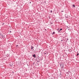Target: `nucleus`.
Returning a JSON list of instances; mask_svg holds the SVG:
<instances>
[{
	"label": "nucleus",
	"instance_id": "f03ea898",
	"mask_svg": "<svg viewBox=\"0 0 79 79\" xmlns=\"http://www.w3.org/2000/svg\"><path fill=\"white\" fill-rule=\"evenodd\" d=\"M61 30H62V29L61 28L60 29V30L59 31H58V32H60V31H61Z\"/></svg>",
	"mask_w": 79,
	"mask_h": 79
},
{
	"label": "nucleus",
	"instance_id": "f257e3e1",
	"mask_svg": "<svg viewBox=\"0 0 79 79\" xmlns=\"http://www.w3.org/2000/svg\"><path fill=\"white\" fill-rule=\"evenodd\" d=\"M33 57H34V58H35V57H36L35 55V54L33 55Z\"/></svg>",
	"mask_w": 79,
	"mask_h": 79
},
{
	"label": "nucleus",
	"instance_id": "39448f33",
	"mask_svg": "<svg viewBox=\"0 0 79 79\" xmlns=\"http://www.w3.org/2000/svg\"><path fill=\"white\" fill-rule=\"evenodd\" d=\"M55 34V32H53L52 34Z\"/></svg>",
	"mask_w": 79,
	"mask_h": 79
},
{
	"label": "nucleus",
	"instance_id": "423d86ee",
	"mask_svg": "<svg viewBox=\"0 0 79 79\" xmlns=\"http://www.w3.org/2000/svg\"><path fill=\"white\" fill-rule=\"evenodd\" d=\"M79 55V54L77 53V56H78Z\"/></svg>",
	"mask_w": 79,
	"mask_h": 79
},
{
	"label": "nucleus",
	"instance_id": "0eeeda50",
	"mask_svg": "<svg viewBox=\"0 0 79 79\" xmlns=\"http://www.w3.org/2000/svg\"><path fill=\"white\" fill-rule=\"evenodd\" d=\"M51 13H52V10H51Z\"/></svg>",
	"mask_w": 79,
	"mask_h": 79
},
{
	"label": "nucleus",
	"instance_id": "7ed1b4c3",
	"mask_svg": "<svg viewBox=\"0 0 79 79\" xmlns=\"http://www.w3.org/2000/svg\"><path fill=\"white\" fill-rule=\"evenodd\" d=\"M73 7H75V5H74V4H73Z\"/></svg>",
	"mask_w": 79,
	"mask_h": 79
},
{
	"label": "nucleus",
	"instance_id": "20e7f679",
	"mask_svg": "<svg viewBox=\"0 0 79 79\" xmlns=\"http://www.w3.org/2000/svg\"><path fill=\"white\" fill-rule=\"evenodd\" d=\"M34 48V47H32L31 48V50H33V48Z\"/></svg>",
	"mask_w": 79,
	"mask_h": 79
},
{
	"label": "nucleus",
	"instance_id": "1a4fd4ad",
	"mask_svg": "<svg viewBox=\"0 0 79 79\" xmlns=\"http://www.w3.org/2000/svg\"><path fill=\"white\" fill-rule=\"evenodd\" d=\"M57 30L58 31H59L58 29Z\"/></svg>",
	"mask_w": 79,
	"mask_h": 79
},
{
	"label": "nucleus",
	"instance_id": "6e6552de",
	"mask_svg": "<svg viewBox=\"0 0 79 79\" xmlns=\"http://www.w3.org/2000/svg\"><path fill=\"white\" fill-rule=\"evenodd\" d=\"M61 12H63V11H62Z\"/></svg>",
	"mask_w": 79,
	"mask_h": 79
}]
</instances>
